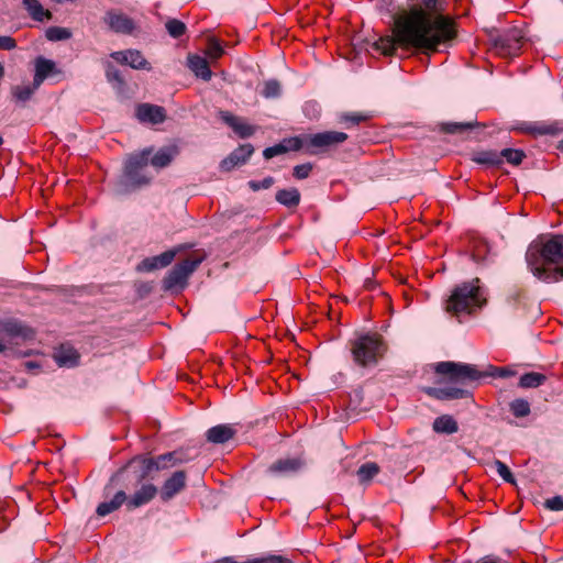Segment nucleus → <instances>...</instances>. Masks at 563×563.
Masks as SVG:
<instances>
[{"label": "nucleus", "mask_w": 563, "mask_h": 563, "mask_svg": "<svg viewBox=\"0 0 563 563\" xmlns=\"http://www.w3.org/2000/svg\"><path fill=\"white\" fill-rule=\"evenodd\" d=\"M455 35L450 18L442 14L432 18L421 7L415 5L395 19L393 34L380 37L375 47L384 55H393L398 47L430 54L440 52V46L452 42Z\"/></svg>", "instance_id": "nucleus-1"}, {"label": "nucleus", "mask_w": 563, "mask_h": 563, "mask_svg": "<svg viewBox=\"0 0 563 563\" xmlns=\"http://www.w3.org/2000/svg\"><path fill=\"white\" fill-rule=\"evenodd\" d=\"M526 262L530 272L545 283L563 279V235L539 236L526 252Z\"/></svg>", "instance_id": "nucleus-2"}, {"label": "nucleus", "mask_w": 563, "mask_h": 563, "mask_svg": "<svg viewBox=\"0 0 563 563\" xmlns=\"http://www.w3.org/2000/svg\"><path fill=\"white\" fill-rule=\"evenodd\" d=\"M435 373L442 375L451 384L445 387H429L427 394L439 400L463 399L471 396V391L463 386L478 380L483 375L470 364L455 362H440L435 365Z\"/></svg>", "instance_id": "nucleus-3"}, {"label": "nucleus", "mask_w": 563, "mask_h": 563, "mask_svg": "<svg viewBox=\"0 0 563 563\" xmlns=\"http://www.w3.org/2000/svg\"><path fill=\"white\" fill-rule=\"evenodd\" d=\"M183 462L181 453L176 451L164 453L156 457H148L146 455L134 456L126 465L111 476L109 484L104 487V495L106 497L110 495L114 483L125 482L130 479V477L135 478L136 483H141L146 479L152 472L166 471Z\"/></svg>", "instance_id": "nucleus-4"}, {"label": "nucleus", "mask_w": 563, "mask_h": 563, "mask_svg": "<svg viewBox=\"0 0 563 563\" xmlns=\"http://www.w3.org/2000/svg\"><path fill=\"white\" fill-rule=\"evenodd\" d=\"M486 302L479 279L474 278L456 285L444 302L445 312L454 317L472 314Z\"/></svg>", "instance_id": "nucleus-5"}, {"label": "nucleus", "mask_w": 563, "mask_h": 563, "mask_svg": "<svg viewBox=\"0 0 563 563\" xmlns=\"http://www.w3.org/2000/svg\"><path fill=\"white\" fill-rule=\"evenodd\" d=\"M353 362L360 367H372L378 364L387 351V343L382 334L366 332L350 341Z\"/></svg>", "instance_id": "nucleus-6"}, {"label": "nucleus", "mask_w": 563, "mask_h": 563, "mask_svg": "<svg viewBox=\"0 0 563 563\" xmlns=\"http://www.w3.org/2000/svg\"><path fill=\"white\" fill-rule=\"evenodd\" d=\"M151 154L152 148H144L128 158L124 167V176L131 185H146L152 179L153 176L147 170Z\"/></svg>", "instance_id": "nucleus-7"}, {"label": "nucleus", "mask_w": 563, "mask_h": 563, "mask_svg": "<svg viewBox=\"0 0 563 563\" xmlns=\"http://www.w3.org/2000/svg\"><path fill=\"white\" fill-rule=\"evenodd\" d=\"M203 261L202 255L191 256L176 264L165 276L163 284L166 290L174 289L176 287H183L189 275L200 265Z\"/></svg>", "instance_id": "nucleus-8"}, {"label": "nucleus", "mask_w": 563, "mask_h": 563, "mask_svg": "<svg viewBox=\"0 0 563 563\" xmlns=\"http://www.w3.org/2000/svg\"><path fill=\"white\" fill-rule=\"evenodd\" d=\"M347 134L339 131H325L316 134H307V142L316 154L325 152L347 140Z\"/></svg>", "instance_id": "nucleus-9"}, {"label": "nucleus", "mask_w": 563, "mask_h": 563, "mask_svg": "<svg viewBox=\"0 0 563 563\" xmlns=\"http://www.w3.org/2000/svg\"><path fill=\"white\" fill-rule=\"evenodd\" d=\"M523 38L522 31L514 27L494 38V45L500 54L515 55L520 51Z\"/></svg>", "instance_id": "nucleus-10"}, {"label": "nucleus", "mask_w": 563, "mask_h": 563, "mask_svg": "<svg viewBox=\"0 0 563 563\" xmlns=\"http://www.w3.org/2000/svg\"><path fill=\"white\" fill-rule=\"evenodd\" d=\"M187 482V475L185 471H177L170 477H168L161 488V499L168 501L179 494L185 487Z\"/></svg>", "instance_id": "nucleus-11"}, {"label": "nucleus", "mask_w": 563, "mask_h": 563, "mask_svg": "<svg viewBox=\"0 0 563 563\" xmlns=\"http://www.w3.org/2000/svg\"><path fill=\"white\" fill-rule=\"evenodd\" d=\"M176 254L177 250H168L159 255L146 257L137 264L136 269L137 272H152L164 268L174 261Z\"/></svg>", "instance_id": "nucleus-12"}, {"label": "nucleus", "mask_w": 563, "mask_h": 563, "mask_svg": "<svg viewBox=\"0 0 563 563\" xmlns=\"http://www.w3.org/2000/svg\"><path fill=\"white\" fill-rule=\"evenodd\" d=\"M303 466V461L299 457L279 459L272 463L268 472L276 476H288L297 473Z\"/></svg>", "instance_id": "nucleus-13"}, {"label": "nucleus", "mask_w": 563, "mask_h": 563, "mask_svg": "<svg viewBox=\"0 0 563 563\" xmlns=\"http://www.w3.org/2000/svg\"><path fill=\"white\" fill-rule=\"evenodd\" d=\"M106 22L109 27L117 33L131 34L135 29V24L132 19L117 11L108 12L106 15Z\"/></svg>", "instance_id": "nucleus-14"}, {"label": "nucleus", "mask_w": 563, "mask_h": 563, "mask_svg": "<svg viewBox=\"0 0 563 563\" xmlns=\"http://www.w3.org/2000/svg\"><path fill=\"white\" fill-rule=\"evenodd\" d=\"M157 494V487L153 484H143L133 495L128 497V509H136L148 504Z\"/></svg>", "instance_id": "nucleus-15"}, {"label": "nucleus", "mask_w": 563, "mask_h": 563, "mask_svg": "<svg viewBox=\"0 0 563 563\" xmlns=\"http://www.w3.org/2000/svg\"><path fill=\"white\" fill-rule=\"evenodd\" d=\"M111 57L118 63L130 65L134 69H150L148 62L139 51L128 49L114 52L111 54Z\"/></svg>", "instance_id": "nucleus-16"}, {"label": "nucleus", "mask_w": 563, "mask_h": 563, "mask_svg": "<svg viewBox=\"0 0 563 563\" xmlns=\"http://www.w3.org/2000/svg\"><path fill=\"white\" fill-rule=\"evenodd\" d=\"M254 147L251 144H243L234 150L227 158L221 162L223 170H231L238 165L244 164L253 154Z\"/></svg>", "instance_id": "nucleus-17"}, {"label": "nucleus", "mask_w": 563, "mask_h": 563, "mask_svg": "<svg viewBox=\"0 0 563 563\" xmlns=\"http://www.w3.org/2000/svg\"><path fill=\"white\" fill-rule=\"evenodd\" d=\"M136 117L141 122L157 124L165 120V111L162 107L143 103L137 107Z\"/></svg>", "instance_id": "nucleus-18"}, {"label": "nucleus", "mask_w": 563, "mask_h": 563, "mask_svg": "<svg viewBox=\"0 0 563 563\" xmlns=\"http://www.w3.org/2000/svg\"><path fill=\"white\" fill-rule=\"evenodd\" d=\"M517 130L531 135H555L560 129L556 124H547L543 122H522Z\"/></svg>", "instance_id": "nucleus-19"}, {"label": "nucleus", "mask_w": 563, "mask_h": 563, "mask_svg": "<svg viewBox=\"0 0 563 563\" xmlns=\"http://www.w3.org/2000/svg\"><path fill=\"white\" fill-rule=\"evenodd\" d=\"M236 430L230 424H218L207 431V440L212 443L221 444L231 440Z\"/></svg>", "instance_id": "nucleus-20"}, {"label": "nucleus", "mask_w": 563, "mask_h": 563, "mask_svg": "<svg viewBox=\"0 0 563 563\" xmlns=\"http://www.w3.org/2000/svg\"><path fill=\"white\" fill-rule=\"evenodd\" d=\"M3 332L12 339H21L23 341L33 340L34 331L25 324L18 321L5 322L2 327Z\"/></svg>", "instance_id": "nucleus-21"}, {"label": "nucleus", "mask_w": 563, "mask_h": 563, "mask_svg": "<svg viewBox=\"0 0 563 563\" xmlns=\"http://www.w3.org/2000/svg\"><path fill=\"white\" fill-rule=\"evenodd\" d=\"M54 358L59 366L74 367L79 363L80 355L73 346L60 345Z\"/></svg>", "instance_id": "nucleus-22"}, {"label": "nucleus", "mask_w": 563, "mask_h": 563, "mask_svg": "<svg viewBox=\"0 0 563 563\" xmlns=\"http://www.w3.org/2000/svg\"><path fill=\"white\" fill-rule=\"evenodd\" d=\"M222 119L223 121L233 129V131L240 136V137H249L254 134L255 129L244 122L242 119L232 115L229 112H222Z\"/></svg>", "instance_id": "nucleus-23"}, {"label": "nucleus", "mask_w": 563, "mask_h": 563, "mask_svg": "<svg viewBox=\"0 0 563 563\" xmlns=\"http://www.w3.org/2000/svg\"><path fill=\"white\" fill-rule=\"evenodd\" d=\"M124 503L128 504V496L124 489L118 490L109 501H103L97 507V515L104 517L115 510H118Z\"/></svg>", "instance_id": "nucleus-24"}, {"label": "nucleus", "mask_w": 563, "mask_h": 563, "mask_svg": "<svg viewBox=\"0 0 563 563\" xmlns=\"http://www.w3.org/2000/svg\"><path fill=\"white\" fill-rule=\"evenodd\" d=\"M188 67L197 77L205 81H209L212 77L207 59L199 55L188 56Z\"/></svg>", "instance_id": "nucleus-25"}, {"label": "nucleus", "mask_w": 563, "mask_h": 563, "mask_svg": "<svg viewBox=\"0 0 563 563\" xmlns=\"http://www.w3.org/2000/svg\"><path fill=\"white\" fill-rule=\"evenodd\" d=\"M177 155L178 147L170 145L159 148L150 162L155 168H164L168 166Z\"/></svg>", "instance_id": "nucleus-26"}, {"label": "nucleus", "mask_w": 563, "mask_h": 563, "mask_svg": "<svg viewBox=\"0 0 563 563\" xmlns=\"http://www.w3.org/2000/svg\"><path fill=\"white\" fill-rule=\"evenodd\" d=\"M55 70V63L44 57H37L35 60V88H40L43 81Z\"/></svg>", "instance_id": "nucleus-27"}, {"label": "nucleus", "mask_w": 563, "mask_h": 563, "mask_svg": "<svg viewBox=\"0 0 563 563\" xmlns=\"http://www.w3.org/2000/svg\"><path fill=\"white\" fill-rule=\"evenodd\" d=\"M275 199L287 208H295L300 202V192L297 188L280 189L276 192Z\"/></svg>", "instance_id": "nucleus-28"}, {"label": "nucleus", "mask_w": 563, "mask_h": 563, "mask_svg": "<svg viewBox=\"0 0 563 563\" xmlns=\"http://www.w3.org/2000/svg\"><path fill=\"white\" fill-rule=\"evenodd\" d=\"M433 430L438 433L452 434L457 432L459 426L451 416L443 415L434 420Z\"/></svg>", "instance_id": "nucleus-29"}, {"label": "nucleus", "mask_w": 563, "mask_h": 563, "mask_svg": "<svg viewBox=\"0 0 563 563\" xmlns=\"http://www.w3.org/2000/svg\"><path fill=\"white\" fill-rule=\"evenodd\" d=\"M473 161L487 167H498L501 165V157L497 151H482L474 155Z\"/></svg>", "instance_id": "nucleus-30"}, {"label": "nucleus", "mask_w": 563, "mask_h": 563, "mask_svg": "<svg viewBox=\"0 0 563 563\" xmlns=\"http://www.w3.org/2000/svg\"><path fill=\"white\" fill-rule=\"evenodd\" d=\"M25 9L29 11L30 15L36 21H44L45 19L51 18V12L44 10L38 0H24L23 1Z\"/></svg>", "instance_id": "nucleus-31"}, {"label": "nucleus", "mask_w": 563, "mask_h": 563, "mask_svg": "<svg viewBox=\"0 0 563 563\" xmlns=\"http://www.w3.org/2000/svg\"><path fill=\"white\" fill-rule=\"evenodd\" d=\"M545 375L537 372H530L520 377L519 386L522 388H536L545 382Z\"/></svg>", "instance_id": "nucleus-32"}, {"label": "nucleus", "mask_w": 563, "mask_h": 563, "mask_svg": "<svg viewBox=\"0 0 563 563\" xmlns=\"http://www.w3.org/2000/svg\"><path fill=\"white\" fill-rule=\"evenodd\" d=\"M38 88H35V81L33 80L32 84L27 85H18L12 87V95L18 101L25 102L27 101L32 95L37 90Z\"/></svg>", "instance_id": "nucleus-33"}, {"label": "nucleus", "mask_w": 563, "mask_h": 563, "mask_svg": "<svg viewBox=\"0 0 563 563\" xmlns=\"http://www.w3.org/2000/svg\"><path fill=\"white\" fill-rule=\"evenodd\" d=\"M379 473V466L375 462H367L357 470L360 483H367Z\"/></svg>", "instance_id": "nucleus-34"}, {"label": "nucleus", "mask_w": 563, "mask_h": 563, "mask_svg": "<svg viewBox=\"0 0 563 563\" xmlns=\"http://www.w3.org/2000/svg\"><path fill=\"white\" fill-rule=\"evenodd\" d=\"M287 143L288 151H299L305 150L310 155H316V151L311 150L309 143L307 142V134L301 136L290 137L285 141Z\"/></svg>", "instance_id": "nucleus-35"}, {"label": "nucleus", "mask_w": 563, "mask_h": 563, "mask_svg": "<svg viewBox=\"0 0 563 563\" xmlns=\"http://www.w3.org/2000/svg\"><path fill=\"white\" fill-rule=\"evenodd\" d=\"M501 157V164L504 161L508 162L511 165H519L522 159L526 157V154L521 150H515V148H505L501 152H499Z\"/></svg>", "instance_id": "nucleus-36"}, {"label": "nucleus", "mask_w": 563, "mask_h": 563, "mask_svg": "<svg viewBox=\"0 0 563 563\" xmlns=\"http://www.w3.org/2000/svg\"><path fill=\"white\" fill-rule=\"evenodd\" d=\"M282 93V87L278 80L271 79L264 82L261 95L266 99L278 98Z\"/></svg>", "instance_id": "nucleus-37"}, {"label": "nucleus", "mask_w": 563, "mask_h": 563, "mask_svg": "<svg viewBox=\"0 0 563 563\" xmlns=\"http://www.w3.org/2000/svg\"><path fill=\"white\" fill-rule=\"evenodd\" d=\"M71 36V33L66 27L60 26H51L46 30V37L48 41H64L68 40Z\"/></svg>", "instance_id": "nucleus-38"}, {"label": "nucleus", "mask_w": 563, "mask_h": 563, "mask_svg": "<svg viewBox=\"0 0 563 563\" xmlns=\"http://www.w3.org/2000/svg\"><path fill=\"white\" fill-rule=\"evenodd\" d=\"M166 30L168 34L174 37L178 38L186 32V24L177 19H170L165 24Z\"/></svg>", "instance_id": "nucleus-39"}, {"label": "nucleus", "mask_w": 563, "mask_h": 563, "mask_svg": "<svg viewBox=\"0 0 563 563\" xmlns=\"http://www.w3.org/2000/svg\"><path fill=\"white\" fill-rule=\"evenodd\" d=\"M510 410L515 417L523 418L530 413V405L525 399H516L510 404Z\"/></svg>", "instance_id": "nucleus-40"}, {"label": "nucleus", "mask_w": 563, "mask_h": 563, "mask_svg": "<svg viewBox=\"0 0 563 563\" xmlns=\"http://www.w3.org/2000/svg\"><path fill=\"white\" fill-rule=\"evenodd\" d=\"M223 53L224 51L220 42L214 37H210L207 42L206 48V54L208 55V57L213 60H217L223 55Z\"/></svg>", "instance_id": "nucleus-41"}, {"label": "nucleus", "mask_w": 563, "mask_h": 563, "mask_svg": "<svg viewBox=\"0 0 563 563\" xmlns=\"http://www.w3.org/2000/svg\"><path fill=\"white\" fill-rule=\"evenodd\" d=\"M475 123L473 122H466V123H443L441 130L449 134H455V133H462L466 130L473 129Z\"/></svg>", "instance_id": "nucleus-42"}, {"label": "nucleus", "mask_w": 563, "mask_h": 563, "mask_svg": "<svg viewBox=\"0 0 563 563\" xmlns=\"http://www.w3.org/2000/svg\"><path fill=\"white\" fill-rule=\"evenodd\" d=\"M494 466L496 468V472L498 473V475L506 482V483H509V484H516V479L512 475V473L510 472L509 467L501 461L499 460H495L494 461Z\"/></svg>", "instance_id": "nucleus-43"}, {"label": "nucleus", "mask_w": 563, "mask_h": 563, "mask_svg": "<svg viewBox=\"0 0 563 563\" xmlns=\"http://www.w3.org/2000/svg\"><path fill=\"white\" fill-rule=\"evenodd\" d=\"M246 563H291V561L283 555L271 554L267 556L247 559Z\"/></svg>", "instance_id": "nucleus-44"}, {"label": "nucleus", "mask_w": 563, "mask_h": 563, "mask_svg": "<svg viewBox=\"0 0 563 563\" xmlns=\"http://www.w3.org/2000/svg\"><path fill=\"white\" fill-rule=\"evenodd\" d=\"M371 119V115L367 113L355 112V113H345L341 117V121L344 123H350L352 125H356L361 122H365Z\"/></svg>", "instance_id": "nucleus-45"}, {"label": "nucleus", "mask_w": 563, "mask_h": 563, "mask_svg": "<svg viewBox=\"0 0 563 563\" xmlns=\"http://www.w3.org/2000/svg\"><path fill=\"white\" fill-rule=\"evenodd\" d=\"M320 112H321V108H320L319 103L316 101H307L303 106V113L310 120L318 119L320 115Z\"/></svg>", "instance_id": "nucleus-46"}, {"label": "nucleus", "mask_w": 563, "mask_h": 563, "mask_svg": "<svg viewBox=\"0 0 563 563\" xmlns=\"http://www.w3.org/2000/svg\"><path fill=\"white\" fill-rule=\"evenodd\" d=\"M288 151V147L284 143L276 144L274 146L264 150L263 155L266 159H271L275 156L282 155Z\"/></svg>", "instance_id": "nucleus-47"}, {"label": "nucleus", "mask_w": 563, "mask_h": 563, "mask_svg": "<svg viewBox=\"0 0 563 563\" xmlns=\"http://www.w3.org/2000/svg\"><path fill=\"white\" fill-rule=\"evenodd\" d=\"M275 180L273 177L268 176V177H265L263 180L261 181H257V180H250L249 181V187L253 190V191H258L261 189H268L271 188L273 185H274Z\"/></svg>", "instance_id": "nucleus-48"}, {"label": "nucleus", "mask_w": 563, "mask_h": 563, "mask_svg": "<svg viewBox=\"0 0 563 563\" xmlns=\"http://www.w3.org/2000/svg\"><path fill=\"white\" fill-rule=\"evenodd\" d=\"M311 170H312L311 164L297 165L294 167L292 175L297 179H305L310 175Z\"/></svg>", "instance_id": "nucleus-49"}, {"label": "nucleus", "mask_w": 563, "mask_h": 563, "mask_svg": "<svg viewBox=\"0 0 563 563\" xmlns=\"http://www.w3.org/2000/svg\"><path fill=\"white\" fill-rule=\"evenodd\" d=\"M544 506L552 511L563 510V496H554L547 499Z\"/></svg>", "instance_id": "nucleus-50"}, {"label": "nucleus", "mask_w": 563, "mask_h": 563, "mask_svg": "<svg viewBox=\"0 0 563 563\" xmlns=\"http://www.w3.org/2000/svg\"><path fill=\"white\" fill-rule=\"evenodd\" d=\"M487 252H488V247L486 244L477 245L472 253V257L477 263L485 262L487 260V257H486Z\"/></svg>", "instance_id": "nucleus-51"}, {"label": "nucleus", "mask_w": 563, "mask_h": 563, "mask_svg": "<svg viewBox=\"0 0 563 563\" xmlns=\"http://www.w3.org/2000/svg\"><path fill=\"white\" fill-rule=\"evenodd\" d=\"M106 76L110 82H118L119 85L123 84L120 71L112 66L107 68Z\"/></svg>", "instance_id": "nucleus-52"}, {"label": "nucleus", "mask_w": 563, "mask_h": 563, "mask_svg": "<svg viewBox=\"0 0 563 563\" xmlns=\"http://www.w3.org/2000/svg\"><path fill=\"white\" fill-rule=\"evenodd\" d=\"M16 42L11 36H0V49L11 51L15 48Z\"/></svg>", "instance_id": "nucleus-53"}, {"label": "nucleus", "mask_w": 563, "mask_h": 563, "mask_svg": "<svg viewBox=\"0 0 563 563\" xmlns=\"http://www.w3.org/2000/svg\"><path fill=\"white\" fill-rule=\"evenodd\" d=\"M424 7L430 10V11H434V12H438L440 11V8H439V0H422Z\"/></svg>", "instance_id": "nucleus-54"}, {"label": "nucleus", "mask_w": 563, "mask_h": 563, "mask_svg": "<svg viewBox=\"0 0 563 563\" xmlns=\"http://www.w3.org/2000/svg\"><path fill=\"white\" fill-rule=\"evenodd\" d=\"M495 371H496V375L499 377H508V376L514 375V371H511L507 367H498Z\"/></svg>", "instance_id": "nucleus-55"}, {"label": "nucleus", "mask_w": 563, "mask_h": 563, "mask_svg": "<svg viewBox=\"0 0 563 563\" xmlns=\"http://www.w3.org/2000/svg\"><path fill=\"white\" fill-rule=\"evenodd\" d=\"M521 297V291L520 290H516L514 294H510L508 297H507V300L508 302L510 303H516Z\"/></svg>", "instance_id": "nucleus-56"}, {"label": "nucleus", "mask_w": 563, "mask_h": 563, "mask_svg": "<svg viewBox=\"0 0 563 563\" xmlns=\"http://www.w3.org/2000/svg\"><path fill=\"white\" fill-rule=\"evenodd\" d=\"M216 563H246V560L242 561V562H239V561H236L235 559H233L231 556H225V558H222L220 560H217Z\"/></svg>", "instance_id": "nucleus-57"}, {"label": "nucleus", "mask_w": 563, "mask_h": 563, "mask_svg": "<svg viewBox=\"0 0 563 563\" xmlns=\"http://www.w3.org/2000/svg\"><path fill=\"white\" fill-rule=\"evenodd\" d=\"M477 563H501V561L497 558L485 556V558L481 559L479 561H477Z\"/></svg>", "instance_id": "nucleus-58"}, {"label": "nucleus", "mask_w": 563, "mask_h": 563, "mask_svg": "<svg viewBox=\"0 0 563 563\" xmlns=\"http://www.w3.org/2000/svg\"><path fill=\"white\" fill-rule=\"evenodd\" d=\"M4 75V67L3 65L0 63V79L3 77Z\"/></svg>", "instance_id": "nucleus-59"}, {"label": "nucleus", "mask_w": 563, "mask_h": 563, "mask_svg": "<svg viewBox=\"0 0 563 563\" xmlns=\"http://www.w3.org/2000/svg\"><path fill=\"white\" fill-rule=\"evenodd\" d=\"M558 148L563 152V140L559 142Z\"/></svg>", "instance_id": "nucleus-60"}, {"label": "nucleus", "mask_w": 563, "mask_h": 563, "mask_svg": "<svg viewBox=\"0 0 563 563\" xmlns=\"http://www.w3.org/2000/svg\"><path fill=\"white\" fill-rule=\"evenodd\" d=\"M4 350H5V345L0 342V353L3 352Z\"/></svg>", "instance_id": "nucleus-61"}, {"label": "nucleus", "mask_w": 563, "mask_h": 563, "mask_svg": "<svg viewBox=\"0 0 563 563\" xmlns=\"http://www.w3.org/2000/svg\"><path fill=\"white\" fill-rule=\"evenodd\" d=\"M3 143V139L0 136V146L2 145Z\"/></svg>", "instance_id": "nucleus-62"}]
</instances>
